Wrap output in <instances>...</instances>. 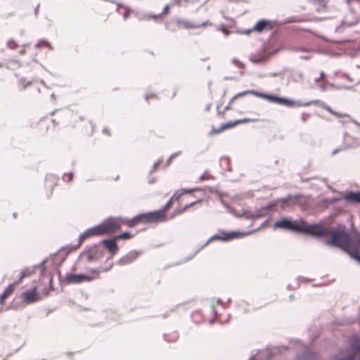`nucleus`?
Masks as SVG:
<instances>
[{"instance_id": "nucleus-1", "label": "nucleus", "mask_w": 360, "mask_h": 360, "mask_svg": "<svg viewBox=\"0 0 360 360\" xmlns=\"http://www.w3.org/2000/svg\"><path fill=\"white\" fill-rule=\"evenodd\" d=\"M330 237L325 240L326 245L337 247L347 253L352 259H355V252H359L353 239L345 229H336L333 226Z\"/></svg>"}, {"instance_id": "nucleus-2", "label": "nucleus", "mask_w": 360, "mask_h": 360, "mask_svg": "<svg viewBox=\"0 0 360 360\" xmlns=\"http://www.w3.org/2000/svg\"><path fill=\"white\" fill-rule=\"evenodd\" d=\"M333 226H324L321 223L307 224L302 219L300 233L309 235L315 238L328 236L333 231Z\"/></svg>"}, {"instance_id": "nucleus-3", "label": "nucleus", "mask_w": 360, "mask_h": 360, "mask_svg": "<svg viewBox=\"0 0 360 360\" xmlns=\"http://www.w3.org/2000/svg\"><path fill=\"white\" fill-rule=\"evenodd\" d=\"M168 219L165 214L160 210H155L146 213H141L130 219L129 227H134L141 223H153L158 221H166Z\"/></svg>"}, {"instance_id": "nucleus-4", "label": "nucleus", "mask_w": 360, "mask_h": 360, "mask_svg": "<svg viewBox=\"0 0 360 360\" xmlns=\"http://www.w3.org/2000/svg\"><path fill=\"white\" fill-rule=\"evenodd\" d=\"M130 219L126 217H110L104 219L100 224V228L102 235L110 234L115 232L121 227V224H127L129 227Z\"/></svg>"}, {"instance_id": "nucleus-5", "label": "nucleus", "mask_w": 360, "mask_h": 360, "mask_svg": "<svg viewBox=\"0 0 360 360\" xmlns=\"http://www.w3.org/2000/svg\"><path fill=\"white\" fill-rule=\"evenodd\" d=\"M251 232H241V231H220L218 233H216L211 236L198 250L195 252L190 257H188L186 261H188L191 258L194 257L200 250L203 249L205 246H207L210 243L214 240H222L224 242L230 241L235 238H239L241 237L246 236L249 235Z\"/></svg>"}, {"instance_id": "nucleus-6", "label": "nucleus", "mask_w": 360, "mask_h": 360, "mask_svg": "<svg viewBox=\"0 0 360 360\" xmlns=\"http://www.w3.org/2000/svg\"><path fill=\"white\" fill-rule=\"evenodd\" d=\"M302 219L294 220L291 218L283 217L276 221L274 224V229H281L300 233Z\"/></svg>"}, {"instance_id": "nucleus-7", "label": "nucleus", "mask_w": 360, "mask_h": 360, "mask_svg": "<svg viewBox=\"0 0 360 360\" xmlns=\"http://www.w3.org/2000/svg\"><path fill=\"white\" fill-rule=\"evenodd\" d=\"M252 95L266 99L270 103H276L286 107H289L290 104L292 103L290 98L281 97L276 94H270L252 90Z\"/></svg>"}, {"instance_id": "nucleus-8", "label": "nucleus", "mask_w": 360, "mask_h": 360, "mask_svg": "<svg viewBox=\"0 0 360 360\" xmlns=\"http://www.w3.org/2000/svg\"><path fill=\"white\" fill-rule=\"evenodd\" d=\"M333 360H360V340L353 338L347 354L342 358L334 356Z\"/></svg>"}, {"instance_id": "nucleus-9", "label": "nucleus", "mask_w": 360, "mask_h": 360, "mask_svg": "<svg viewBox=\"0 0 360 360\" xmlns=\"http://www.w3.org/2000/svg\"><path fill=\"white\" fill-rule=\"evenodd\" d=\"M101 244H93L88 250L81 253L79 259L83 255H87L88 262L97 261L103 255V250L99 247Z\"/></svg>"}, {"instance_id": "nucleus-10", "label": "nucleus", "mask_w": 360, "mask_h": 360, "mask_svg": "<svg viewBox=\"0 0 360 360\" xmlns=\"http://www.w3.org/2000/svg\"><path fill=\"white\" fill-rule=\"evenodd\" d=\"M94 236H103L99 224L94 227L89 228L85 230L82 233H81L78 238L77 244L76 245L72 246V249L74 250H77L85 239Z\"/></svg>"}, {"instance_id": "nucleus-11", "label": "nucleus", "mask_w": 360, "mask_h": 360, "mask_svg": "<svg viewBox=\"0 0 360 360\" xmlns=\"http://www.w3.org/2000/svg\"><path fill=\"white\" fill-rule=\"evenodd\" d=\"M302 197V195L299 193L295 194V195H288L286 197L278 198L276 200H275L272 202H270L268 205L263 206V207H264L265 211L266 212L268 210H271L274 209L278 205V202H282L283 205H281V207L283 208H284L285 205L289 204L292 200H299Z\"/></svg>"}, {"instance_id": "nucleus-12", "label": "nucleus", "mask_w": 360, "mask_h": 360, "mask_svg": "<svg viewBox=\"0 0 360 360\" xmlns=\"http://www.w3.org/2000/svg\"><path fill=\"white\" fill-rule=\"evenodd\" d=\"M117 239L115 238V236L104 238L99 242V244L103 245L104 248L114 255L117 253L119 250V247L117 244Z\"/></svg>"}, {"instance_id": "nucleus-13", "label": "nucleus", "mask_w": 360, "mask_h": 360, "mask_svg": "<svg viewBox=\"0 0 360 360\" xmlns=\"http://www.w3.org/2000/svg\"><path fill=\"white\" fill-rule=\"evenodd\" d=\"M94 277L84 274H68L65 280L68 283H80L83 281H90Z\"/></svg>"}, {"instance_id": "nucleus-14", "label": "nucleus", "mask_w": 360, "mask_h": 360, "mask_svg": "<svg viewBox=\"0 0 360 360\" xmlns=\"http://www.w3.org/2000/svg\"><path fill=\"white\" fill-rule=\"evenodd\" d=\"M141 254L140 251L131 250L122 257L117 262V264L120 266L128 265L136 260Z\"/></svg>"}, {"instance_id": "nucleus-15", "label": "nucleus", "mask_w": 360, "mask_h": 360, "mask_svg": "<svg viewBox=\"0 0 360 360\" xmlns=\"http://www.w3.org/2000/svg\"><path fill=\"white\" fill-rule=\"evenodd\" d=\"M272 29V22L266 19H261L258 20L253 27V30L259 33L264 31L271 30Z\"/></svg>"}, {"instance_id": "nucleus-16", "label": "nucleus", "mask_w": 360, "mask_h": 360, "mask_svg": "<svg viewBox=\"0 0 360 360\" xmlns=\"http://www.w3.org/2000/svg\"><path fill=\"white\" fill-rule=\"evenodd\" d=\"M56 112H58V115H60V120H58V122H56V119H53L51 120V122L54 124H59L60 123L62 124H66L67 123V119L70 117L72 116V112L71 111H70L69 110H55L52 112H50V115H53Z\"/></svg>"}, {"instance_id": "nucleus-17", "label": "nucleus", "mask_w": 360, "mask_h": 360, "mask_svg": "<svg viewBox=\"0 0 360 360\" xmlns=\"http://www.w3.org/2000/svg\"><path fill=\"white\" fill-rule=\"evenodd\" d=\"M21 297L22 301L26 303H33L37 302L38 300L37 287H34L30 290L23 292Z\"/></svg>"}, {"instance_id": "nucleus-18", "label": "nucleus", "mask_w": 360, "mask_h": 360, "mask_svg": "<svg viewBox=\"0 0 360 360\" xmlns=\"http://www.w3.org/2000/svg\"><path fill=\"white\" fill-rule=\"evenodd\" d=\"M295 360H319V353L313 350L306 349L299 354Z\"/></svg>"}, {"instance_id": "nucleus-19", "label": "nucleus", "mask_w": 360, "mask_h": 360, "mask_svg": "<svg viewBox=\"0 0 360 360\" xmlns=\"http://www.w3.org/2000/svg\"><path fill=\"white\" fill-rule=\"evenodd\" d=\"M243 215L246 219H255L266 216V212L264 207H262L261 208L257 210L255 212L243 210Z\"/></svg>"}, {"instance_id": "nucleus-20", "label": "nucleus", "mask_w": 360, "mask_h": 360, "mask_svg": "<svg viewBox=\"0 0 360 360\" xmlns=\"http://www.w3.org/2000/svg\"><path fill=\"white\" fill-rule=\"evenodd\" d=\"M176 23L178 25H182L184 26V27L186 29H194V28H199L202 26H205L206 25L210 24V21L207 20L205 22H202L201 24H195V23L191 22L188 20L178 18L176 20Z\"/></svg>"}, {"instance_id": "nucleus-21", "label": "nucleus", "mask_w": 360, "mask_h": 360, "mask_svg": "<svg viewBox=\"0 0 360 360\" xmlns=\"http://www.w3.org/2000/svg\"><path fill=\"white\" fill-rule=\"evenodd\" d=\"M291 102L292 103L290 104V108H296V107H300V106H308V105H319L321 107V103H323L324 102L320 101V100H315V101H309V102H302L300 101H295V100H292L291 99Z\"/></svg>"}, {"instance_id": "nucleus-22", "label": "nucleus", "mask_w": 360, "mask_h": 360, "mask_svg": "<svg viewBox=\"0 0 360 360\" xmlns=\"http://www.w3.org/2000/svg\"><path fill=\"white\" fill-rule=\"evenodd\" d=\"M343 199L348 202L360 204V191H349L343 196Z\"/></svg>"}, {"instance_id": "nucleus-23", "label": "nucleus", "mask_w": 360, "mask_h": 360, "mask_svg": "<svg viewBox=\"0 0 360 360\" xmlns=\"http://www.w3.org/2000/svg\"><path fill=\"white\" fill-rule=\"evenodd\" d=\"M13 284H10L7 286V288L4 290L3 293L0 295V302L1 304H4V302L6 297H8L13 291Z\"/></svg>"}, {"instance_id": "nucleus-24", "label": "nucleus", "mask_w": 360, "mask_h": 360, "mask_svg": "<svg viewBox=\"0 0 360 360\" xmlns=\"http://www.w3.org/2000/svg\"><path fill=\"white\" fill-rule=\"evenodd\" d=\"M290 78L295 83H301L304 80V75L300 71H295L291 73Z\"/></svg>"}, {"instance_id": "nucleus-25", "label": "nucleus", "mask_w": 360, "mask_h": 360, "mask_svg": "<svg viewBox=\"0 0 360 360\" xmlns=\"http://www.w3.org/2000/svg\"><path fill=\"white\" fill-rule=\"evenodd\" d=\"M134 16L140 21L149 20V13L143 11H134Z\"/></svg>"}, {"instance_id": "nucleus-26", "label": "nucleus", "mask_w": 360, "mask_h": 360, "mask_svg": "<svg viewBox=\"0 0 360 360\" xmlns=\"http://www.w3.org/2000/svg\"><path fill=\"white\" fill-rule=\"evenodd\" d=\"M250 120L247 118L240 119V120H236L235 121H229L227 122H225V125L226 129H230L233 127H235L236 125L238 124H242L248 122Z\"/></svg>"}, {"instance_id": "nucleus-27", "label": "nucleus", "mask_w": 360, "mask_h": 360, "mask_svg": "<svg viewBox=\"0 0 360 360\" xmlns=\"http://www.w3.org/2000/svg\"><path fill=\"white\" fill-rule=\"evenodd\" d=\"M266 60V57L265 56H255L252 55L250 57V60L253 63H262L265 62Z\"/></svg>"}, {"instance_id": "nucleus-28", "label": "nucleus", "mask_w": 360, "mask_h": 360, "mask_svg": "<svg viewBox=\"0 0 360 360\" xmlns=\"http://www.w3.org/2000/svg\"><path fill=\"white\" fill-rule=\"evenodd\" d=\"M41 46H44L47 48H49V49H53V47L51 46V44L46 39H40L35 45H34V47L38 49V48H40Z\"/></svg>"}, {"instance_id": "nucleus-29", "label": "nucleus", "mask_w": 360, "mask_h": 360, "mask_svg": "<svg viewBox=\"0 0 360 360\" xmlns=\"http://www.w3.org/2000/svg\"><path fill=\"white\" fill-rule=\"evenodd\" d=\"M115 238L118 240H127L131 238L133 235L129 231H124L120 234L115 236Z\"/></svg>"}, {"instance_id": "nucleus-30", "label": "nucleus", "mask_w": 360, "mask_h": 360, "mask_svg": "<svg viewBox=\"0 0 360 360\" xmlns=\"http://www.w3.org/2000/svg\"><path fill=\"white\" fill-rule=\"evenodd\" d=\"M227 129L224 123L221 124L219 128L212 127V131H210L208 134L209 136H213L214 134H219L222 131Z\"/></svg>"}, {"instance_id": "nucleus-31", "label": "nucleus", "mask_w": 360, "mask_h": 360, "mask_svg": "<svg viewBox=\"0 0 360 360\" xmlns=\"http://www.w3.org/2000/svg\"><path fill=\"white\" fill-rule=\"evenodd\" d=\"M314 4H319V6L316 8L317 11H320L322 8H324L327 4V0H312Z\"/></svg>"}, {"instance_id": "nucleus-32", "label": "nucleus", "mask_w": 360, "mask_h": 360, "mask_svg": "<svg viewBox=\"0 0 360 360\" xmlns=\"http://www.w3.org/2000/svg\"><path fill=\"white\" fill-rule=\"evenodd\" d=\"M202 200V199H199V200H195V201H193V202H191V203H189V204H187V205H185V206L181 209V210L178 211V212H176V214H181V213H182V212H184L186 211L188 208H190V207H193L194 205H196V204H198V203L200 202Z\"/></svg>"}, {"instance_id": "nucleus-33", "label": "nucleus", "mask_w": 360, "mask_h": 360, "mask_svg": "<svg viewBox=\"0 0 360 360\" xmlns=\"http://www.w3.org/2000/svg\"><path fill=\"white\" fill-rule=\"evenodd\" d=\"M203 191L204 189L202 188H182L180 192L182 193V195H184V194H187V193H191L193 191Z\"/></svg>"}, {"instance_id": "nucleus-34", "label": "nucleus", "mask_w": 360, "mask_h": 360, "mask_svg": "<svg viewBox=\"0 0 360 360\" xmlns=\"http://www.w3.org/2000/svg\"><path fill=\"white\" fill-rule=\"evenodd\" d=\"M340 200V198L338 197H332V198H327L323 200V202L326 204L333 205L336 203Z\"/></svg>"}, {"instance_id": "nucleus-35", "label": "nucleus", "mask_w": 360, "mask_h": 360, "mask_svg": "<svg viewBox=\"0 0 360 360\" xmlns=\"http://www.w3.org/2000/svg\"><path fill=\"white\" fill-rule=\"evenodd\" d=\"M248 94L252 95V90H247V91H243L239 92L233 96V99H236L238 98H240V97H242V96H246Z\"/></svg>"}, {"instance_id": "nucleus-36", "label": "nucleus", "mask_w": 360, "mask_h": 360, "mask_svg": "<svg viewBox=\"0 0 360 360\" xmlns=\"http://www.w3.org/2000/svg\"><path fill=\"white\" fill-rule=\"evenodd\" d=\"M124 13H123V19L124 21H126L129 18L131 12H133L134 11H131V9L129 6H124Z\"/></svg>"}, {"instance_id": "nucleus-37", "label": "nucleus", "mask_w": 360, "mask_h": 360, "mask_svg": "<svg viewBox=\"0 0 360 360\" xmlns=\"http://www.w3.org/2000/svg\"><path fill=\"white\" fill-rule=\"evenodd\" d=\"M89 123L90 124V129H89V130L86 131V134L88 136H91L94 134V132L95 130V124H94V122L91 120H89Z\"/></svg>"}, {"instance_id": "nucleus-38", "label": "nucleus", "mask_w": 360, "mask_h": 360, "mask_svg": "<svg viewBox=\"0 0 360 360\" xmlns=\"http://www.w3.org/2000/svg\"><path fill=\"white\" fill-rule=\"evenodd\" d=\"M321 107L333 115H335L336 116L338 117L340 116V115L338 112H334L333 109L330 106L327 105L325 103H321Z\"/></svg>"}, {"instance_id": "nucleus-39", "label": "nucleus", "mask_w": 360, "mask_h": 360, "mask_svg": "<svg viewBox=\"0 0 360 360\" xmlns=\"http://www.w3.org/2000/svg\"><path fill=\"white\" fill-rule=\"evenodd\" d=\"M162 160H161V159H160V160H158L157 162H155L153 164V167H152L151 170H150V172H149V175H152V174H153V172H155L157 170V169H158V166H159V165H160V164L162 162Z\"/></svg>"}, {"instance_id": "nucleus-40", "label": "nucleus", "mask_w": 360, "mask_h": 360, "mask_svg": "<svg viewBox=\"0 0 360 360\" xmlns=\"http://www.w3.org/2000/svg\"><path fill=\"white\" fill-rule=\"evenodd\" d=\"M73 175L74 174L72 172L65 173L63 176V180L68 182H70L72 179Z\"/></svg>"}, {"instance_id": "nucleus-41", "label": "nucleus", "mask_w": 360, "mask_h": 360, "mask_svg": "<svg viewBox=\"0 0 360 360\" xmlns=\"http://www.w3.org/2000/svg\"><path fill=\"white\" fill-rule=\"evenodd\" d=\"M172 200L170 199L169 200H168V202L160 209L159 210L160 211H161V212L162 214H165V212L169 208V207L171 206V204H172Z\"/></svg>"}, {"instance_id": "nucleus-42", "label": "nucleus", "mask_w": 360, "mask_h": 360, "mask_svg": "<svg viewBox=\"0 0 360 360\" xmlns=\"http://www.w3.org/2000/svg\"><path fill=\"white\" fill-rule=\"evenodd\" d=\"M291 49L292 51H297V52H309V50L307 49L304 48L302 46H293Z\"/></svg>"}, {"instance_id": "nucleus-43", "label": "nucleus", "mask_w": 360, "mask_h": 360, "mask_svg": "<svg viewBox=\"0 0 360 360\" xmlns=\"http://www.w3.org/2000/svg\"><path fill=\"white\" fill-rule=\"evenodd\" d=\"M46 181H56L58 180V178L56 177V176H55L54 174H47L46 176Z\"/></svg>"}, {"instance_id": "nucleus-44", "label": "nucleus", "mask_w": 360, "mask_h": 360, "mask_svg": "<svg viewBox=\"0 0 360 360\" xmlns=\"http://www.w3.org/2000/svg\"><path fill=\"white\" fill-rule=\"evenodd\" d=\"M6 45L11 49H15L18 46V44L13 39L8 40Z\"/></svg>"}, {"instance_id": "nucleus-45", "label": "nucleus", "mask_w": 360, "mask_h": 360, "mask_svg": "<svg viewBox=\"0 0 360 360\" xmlns=\"http://www.w3.org/2000/svg\"><path fill=\"white\" fill-rule=\"evenodd\" d=\"M216 302L218 304L221 305L224 308H226L224 303L222 302V300L220 298H212L211 300V305L214 304V302Z\"/></svg>"}, {"instance_id": "nucleus-46", "label": "nucleus", "mask_w": 360, "mask_h": 360, "mask_svg": "<svg viewBox=\"0 0 360 360\" xmlns=\"http://www.w3.org/2000/svg\"><path fill=\"white\" fill-rule=\"evenodd\" d=\"M236 99H233V97L229 101L228 104L224 107V112L228 111L231 109V105L233 103L234 101Z\"/></svg>"}, {"instance_id": "nucleus-47", "label": "nucleus", "mask_w": 360, "mask_h": 360, "mask_svg": "<svg viewBox=\"0 0 360 360\" xmlns=\"http://www.w3.org/2000/svg\"><path fill=\"white\" fill-rule=\"evenodd\" d=\"M170 7H172V6L170 4L165 5L162 9V12L161 13L162 15H167L169 13V10Z\"/></svg>"}, {"instance_id": "nucleus-48", "label": "nucleus", "mask_w": 360, "mask_h": 360, "mask_svg": "<svg viewBox=\"0 0 360 360\" xmlns=\"http://www.w3.org/2000/svg\"><path fill=\"white\" fill-rule=\"evenodd\" d=\"M232 63L236 64L239 68H244V65L241 62H240L238 59L233 58L232 60Z\"/></svg>"}, {"instance_id": "nucleus-49", "label": "nucleus", "mask_w": 360, "mask_h": 360, "mask_svg": "<svg viewBox=\"0 0 360 360\" xmlns=\"http://www.w3.org/2000/svg\"><path fill=\"white\" fill-rule=\"evenodd\" d=\"M161 16H162L161 13H160V14H150V13H149V19L157 20V19L160 18Z\"/></svg>"}, {"instance_id": "nucleus-50", "label": "nucleus", "mask_w": 360, "mask_h": 360, "mask_svg": "<svg viewBox=\"0 0 360 360\" xmlns=\"http://www.w3.org/2000/svg\"><path fill=\"white\" fill-rule=\"evenodd\" d=\"M359 145L357 143V141L356 139H354V141L352 143L349 144L348 146L344 147V149H346L347 148H354L356 147Z\"/></svg>"}, {"instance_id": "nucleus-51", "label": "nucleus", "mask_w": 360, "mask_h": 360, "mask_svg": "<svg viewBox=\"0 0 360 360\" xmlns=\"http://www.w3.org/2000/svg\"><path fill=\"white\" fill-rule=\"evenodd\" d=\"M182 195V193L180 192L179 193H178V192L176 191L174 195L172 197V200H179V199L181 198V196Z\"/></svg>"}, {"instance_id": "nucleus-52", "label": "nucleus", "mask_w": 360, "mask_h": 360, "mask_svg": "<svg viewBox=\"0 0 360 360\" xmlns=\"http://www.w3.org/2000/svg\"><path fill=\"white\" fill-rule=\"evenodd\" d=\"M22 271H25V274L26 277L30 276L34 272L33 269L30 270L29 268H25Z\"/></svg>"}, {"instance_id": "nucleus-53", "label": "nucleus", "mask_w": 360, "mask_h": 360, "mask_svg": "<svg viewBox=\"0 0 360 360\" xmlns=\"http://www.w3.org/2000/svg\"><path fill=\"white\" fill-rule=\"evenodd\" d=\"M231 212L233 215H235L236 217H238V218H240V217H245V216L243 215V212H242V213H240V214L238 213V212H236V210H232V211H231Z\"/></svg>"}, {"instance_id": "nucleus-54", "label": "nucleus", "mask_w": 360, "mask_h": 360, "mask_svg": "<svg viewBox=\"0 0 360 360\" xmlns=\"http://www.w3.org/2000/svg\"><path fill=\"white\" fill-rule=\"evenodd\" d=\"M112 266H113V263L111 262L108 265H107L106 267H105V268L102 267V271H105V272L108 271L112 269Z\"/></svg>"}, {"instance_id": "nucleus-55", "label": "nucleus", "mask_w": 360, "mask_h": 360, "mask_svg": "<svg viewBox=\"0 0 360 360\" xmlns=\"http://www.w3.org/2000/svg\"><path fill=\"white\" fill-rule=\"evenodd\" d=\"M221 30L222 31L225 36H228L230 33V32L223 25L221 26Z\"/></svg>"}, {"instance_id": "nucleus-56", "label": "nucleus", "mask_w": 360, "mask_h": 360, "mask_svg": "<svg viewBox=\"0 0 360 360\" xmlns=\"http://www.w3.org/2000/svg\"><path fill=\"white\" fill-rule=\"evenodd\" d=\"M281 75L279 72H270L266 75V77H275Z\"/></svg>"}, {"instance_id": "nucleus-57", "label": "nucleus", "mask_w": 360, "mask_h": 360, "mask_svg": "<svg viewBox=\"0 0 360 360\" xmlns=\"http://www.w3.org/2000/svg\"><path fill=\"white\" fill-rule=\"evenodd\" d=\"M252 31H254L253 27L252 29H249V30H243L240 31L239 32L241 34H249Z\"/></svg>"}, {"instance_id": "nucleus-58", "label": "nucleus", "mask_w": 360, "mask_h": 360, "mask_svg": "<svg viewBox=\"0 0 360 360\" xmlns=\"http://www.w3.org/2000/svg\"><path fill=\"white\" fill-rule=\"evenodd\" d=\"M115 4L117 5V8H116V11L117 12H120V8H124L125 6L123 4L120 3V2H117Z\"/></svg>"}, {"instance_id": "nucleus-59", "label": "nucleus", "mask_w": 360, "mask_h": 360, "mask_svg": "<svg viewBox=\"0 0 360 360\" xmlns=\"http://www.w3.org/2000/svg\"><path fill=\"white\" fill-rule=\"evenodd\" d=\"M155 96V94H152V93H147L145 94V99L146 101H148L150 98H153Z\"/></svg>"}, {"instance_id": "nucleus-60", "label": "nucleus", "mask_w": 360, "mask_h": 360, "mask_svg": "<svg viewBox=\"0 0 360 360\" xmlns=\"http://www.w3.org/2000/svg\"><path fill=\"white\" fill-rule=\"evenodd\" d=\"M101 271H102V266H100L98 269H94L91 270V272L93 274H99Z\"/></svg>"}, {"instance_id": "nucleus-61", "label": "nucleus", "mask_w": 360, "mask_h": 360, "mask_svg": "<svg viewBox=\"0 0 360 360\" xmlns=\"http://www.w3.org/2000/svg\"><path fill=\"white\" fill-rule=\"evenodd\" d=\"M181 1V0H172L169 4H170L172 6H174V5H179V4H180Z\"/></svg>"}, {"instance_id": "nucleus-62", "label": "nucleus", "mask_w": 360, "mask_h": 360, "mask_svg": "<svg viewBox=\"0 0 360 360\" xmlns=\"http://www.w3.org/2000/svg\"><path fill=\"white\" fill-rule=\"evenodd\" d=\"M28 46V44H25L22 45L23 49L20 51L19 54L20 55H24L25 53V48Z\"/></svg>"}, {"instance_id": "nucleus-63", "label": "nucleus", "mask_w": 360, "mask_h": 360, "mask_svg": "<svg viewBox=\"0 0 360 360\" xmlns=\"http://www.w3.org/2000/svg\"><path fill=\"white\" fill-rule=\"evenodd\" d=\"M308 117H309V115H307L306 113H302L301 115L302 121L303 122H305Z\"/></svg>"}, {"instance_id": "nucleus-64", "label": "nucleus", "mask_w": 360, "mask_h": 360, "mask_svg": "<svg viewBox=\"0 0 360 360\" xmlns=\"http://www.w3.org/2000/svg\"><path fill=\"white\" fill-rule=\"evenodd\" d=\"M354 254L356 255L354 259L360 264V253L359 252H355Z\"/></svg>"}]
</instances>
